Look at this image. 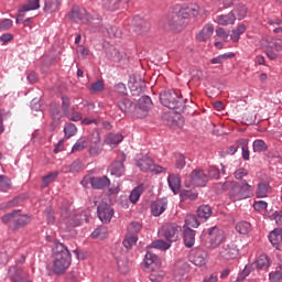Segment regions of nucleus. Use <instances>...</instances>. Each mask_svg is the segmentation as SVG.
Listing matches in <instances>:
<instances>
[{"label": "nucleus", "mask_w": 282, "mask_h": 282, "mask_svg": "<svg viewBox=\"0 0 282 282\" xmlns=\"http://www.w3.org/2000/svg\"><path fill=\"white\" fill-rule=\"evenodd\" d=\"M41 8V0H30L28 4H24L20 12H30L32 10H39Z\"/></svg>", "instance_id": "nucleus-38"}, {"label": "nucleus", "mask_w": 282, "mask_h": 282, "mask_svg": "<svg viewBox=\"0 0 282 282\" xmlns=\"http://www.w3.org/2000/svg\"><path fill=\"white\" fill-rule=\"evenodd\" d=\"M270 193H272V186H270V183H259L257 191H256V195L257 197L263 198V197H268V195H270Z\"/></svg>", "instance_id": "nucleus-27"}, {"label": "nucleus", "mask_w": 282, "mask_h": 282, "mask_svg": "<svg viewBox=\"0 0 282 282\" xmlns=\"http://www.w3.org/2000/svg\"><path fill=\"white\" fill-rule=\"evenodd\" d=\"M229 198L232 202H241V199H248L254 195V187L248 184V181H242L241 184L237 181L230 182Z\"/></svg>", "instance_id": "nucleus-4"}, {"label": "nucleus", "mask_w": 282, "mask_h": 282, "mask_svg": "<svg viewBox=\"0 0 282 282\" xmlns=\"http://www.w3.org/2000/svg\"><path fill=\"white\" fill-rule=\"evenodd\" d=\"M189 259L194 265H206V261H208V251L202 248H195L191 251Z\"/></svg>", "instance_id": "nucleus-13"}, {"label": "nucleus", "mask_w": 282, "mask_h": 282, "mask_svg": "<svg viewBox=\"0 0 282 282\" xmlns=\"http://www.w3.org/2000/svg\"><path fill=\"white\" fill-rule=\"evenodd\" d=\"M2 224H12L13 230L25 228L32 221L29 215L22 214L21 210L14 209L12 213L6 214L1 217Z\"/></svg>", "instance_id": "nucleus-5"}, {"label": "nucleus", "mask_w": 282, "mask_h": 282, "mask_svg": "<svg viewBox=\"0 0 282 282\" xmlns=\"http://www.w3.org/2000/svg\"><path fill=\"white\" fill-rule=\"evenodd\" d=\"M207 232L208 241L206 242V247L209 250L219 248L220 243L226 241V234L217 226L210 227Z\"/></svg>", "instance_id": "nucleus-8"}, {"label": "nucleus", "mask_w": 282, "mask_h": 282, "mask_svg": "<svg viewBox=\"0 0 282 282\" xmlns=\"http://www.w3.org/2000/svg\"><path fill=\"white\" fill-rule=\"evenodd\" d=\"M106 31L110 39H120V36H122V31H120L117 26L106 28Z\"/></svg>", "instance_id": "nucleus-58"}, {"label": "nucleus", "mask_w": 282, "mask_h": 282, "mask_svg": "<svg viewBox=\"0 0 282 282\" xmlns=\"http://www.w3.org/2000/svg\"><path fill=\"white\" fill-rule=\"evenodd\" d=\"M56 180H58V172H51L42 178V187L47 188V186H50V184H53V182H56Z\"/></svg>", "instance_id": "nucleus-34"}, {"label": "nucleus", "mask_w": 282, "mask_h": 282, "mask_svg": "<svg viewBox=\"0 0 282 282\" xmlns=\"http://www.w3.org/2000/svg\"><path fill=\"white\" fill-rule=\"evenodd\" d=\"M152 248H155L156 250H169L171 248V242H166L164 240H156L151 243Z\"/></svg>", "instance_id": "nucleus-51"}, {"label": "nucleus", "mask_w": 282, "mask_h": 282, "mask_svg": "<svg viewBox=\"0 0 282 282\" xmlns=\"http://www.w3.org/2000/svg\"><path fill=\"white\" fill-rule=\"evenodd\" d=\"M140 230H142V224H140L139 221H132L128 226V235H138Z\"/></svg>", "instance_id": "nucleus-56"}, {"label": "nucleus", "mask_w": 282, "mask_h": 282, "mask_svg": "<svg viewBox=\"0 0 282 282\" xmlns=\"http://www.w3.org/2000/svg\"><path fill=\"white\" fill-rule=\"evenodd\" d=\"M102 6L106 10L113 11L116 6H118V0H102Z\"/></svg>", "instance_id": "nucleus-61"}, {"label": "nucleus", "mask_w": 282, "mask_h": 282, "mask_svg": "<svg viewBox=\"0 0 282 282\" xmlns=\"http://www.w3.org/2000/svg\"><path fill=\"white\" fill-rule=\"evenodd\" d=\"M21 269L17 268V267H10L9 269V279L12 282H19L21 281Z\"/></svg>", "instance_id": "nucleus-42"}, {"label": "nucleus", "mask_w": 282, "mask_h": 282, "mask_svg": "<svg viewBox=\"0 0 282 282\" xmlns=\"http://www.w3.org/2000/svg\"><path fill=\"white\" fill-rule=\"evenodd\" d=\"M187 272H188V263L183 260L176 261L174 265V280L182 281V279L186 276Z\"/></svg>", "instance_id": "nucleus-19"}, {"label": "nucleus", "mask_w": 282, "mask_h": 282, "mask_svg": "<svg viewBox=\"0 0 282 282\" xmlns=\"http://www.w3.org/2000/svg\"><path fill=\"white\" fill-rule=\"evenodd\" d=\"M115 213L113 207L105 202L97 206V217L102 224H110Z\"/></svg>", "instance_id": "nucleus-12"}, {"label": "nucleus", "mask_w": 282, "mask_h": 282, "mask_svg": "<svg viewBox=\"0 0 282 282\" xmlns=\"http://www.w3.org/2000/svg\"><path fill=\"white\" fill-rule=\"evenodd\" d=\"M167 184L173 194L177 195V193H180V189L182 188V178H180V175L177 174H171L167 177Z\"/></svg>", "instance_id": "nucleus-23"}, {"label": "nucleus", "mask_w": 282, "mask_h": 282, "mask_svg": "<svg viewBox=\"0 0 282 282\" xmlns=\"http://www.w3.org/2000/svg\"><path fill=\"white\" fill-rule=\"evenodd\" d=\"M129 87L132 96H140L147 89V83L142 78L131 77L129 80Z\"/></svg>", "instance_id": "nucleus-17"}, {"label": "nucleus", "mask_w": 282, "mask_h": 282, "mask_svg": "<svg viewBox=\"0 0 282 282\" xmlns=\"http://www.w3.org/2000/svg\"><path fill=\"white\" fill-rule=\"evenodd\" d=\"M236 230L239 235H248L252 230V225L248 221H239L236 225Z\"/></svg>", "instance_id": "nucleus-31"}, {"label": "nucleus", "mask_w": 282, "mask_h": 282, "mask_svg": "<svg viewBox=\"0 0 282 282\" xmlns=\"http://www.w3.org/2000/svg\"><path fill=\"white\" fill-rule=\"evenodd\" d=\"M269 279L271 282H279L282 279V272L280 270L269 273Z\"/></svg>", "instance_id": "nucleus-63"}, {"label": "nucleus", "mask_w": 282, "mask_h": 282, "mask_svg": "<svg viewBox=\"0 0 282 282\" xmlns=\"http://www.w3.org/2000/svg\"><path fill=\"white\" fill-rule=\"evenodd\" d=\"M62 0H45V12H56L61 6Z\"/></svg>", "instance_id": "nucleus-36"}, {"label": "nucleus", "mask_w": 282, "mask_h": 282, "mask_svg": "<svg viewBox=\"0 0 282 282\" xmlns=\"http://www.w3.org/2000/svg\"><path fill=\"white\" fill-rule=\"evenodd\" d=\"M144 191V187L142 185L137 186L130 194L129 198L132 204H138V200L140 199L142 193Z\"/></svg>", "instance_id": "nucleus-39"}, {"label": "nucleus", "mask_w": 282, "mask_h": 282, "mask_svg": "<svg viewBox=\"0 0 282 282\" xmlns=\"http://www.w3.org/2000/svg\"><path fill=\"white\" fill-rule=\"evenodd\" d=\"M199 14V6L195 3L187 4L178 10L177 13H170L163 21V28L165 30H180L186 28L187 19L191 17H197Z\"/></svg>", "instance_id": "nucleus-1"}, {"label": "nucleus", "mask_w": 282, "mask_h": 282, "mask_svg": "<svg viewBox=\"0 0 282 282\" xmlns=\"http://www.w3.org/2000/svg\"><path fill=\"white\" fill-rule=\"evenodd\" d=\"M252 147H253L254 153H263V151L268 149V144L265 143V141L261 139L253 141Z\"/></svg>", "instance_id": "nucleus-47"}, {"label": "nucleus", "mask_w": 282, "mask_h": 282, "mask_svg": "<svg viewBox=\"0 0 282 282\" xmlns=\"http://www.w3.org/2000/svg\"><path fill=\"white\" fill-rule=\"evenodd\" d=\"M185 224L187 228H199V220L197 219V216L195 215H188L185 219Z\"/></svg>", "instance_id": "nucleus-54"}, {"label": "nucleus", "mask_w": 282, "mask_h": 282, "mask_svg": "<svg viewBox=\"0 0 282 282\" xmlns=\"http://www.w3.org/2000/svg\"><path fill=\"white\" fill-rule=\"evenodd\" d=\"M235 56V53H225L221 55H218L217 57H214L210 59V63L213 65H221L224 61H228V58H232Z\"/></svg>", "instance_id": "nucleus-41"}, {"label": "nucleus", "mask_w": 282, "mask_h": 282, "mask_svg": "<svg viewBox=\"0 0 282 282\" xmlns=\"http://www.w3.org/2000/svg\"><path fill=\"white\" fill-rule=\"evenodd\" d=\"M127 161V155L124 153L120 154L119 160L112 162L110 165V174L115 177H122L124 175V162Z\"/></svg>", "instance_id": "nucleus-16"}, {"label": "nucleus", "mask_w": 282, "mask_h": 282, "mask_svg": "<svg viewBox=\"0 0 282 282\" xmlns=\"http://www.w3.org/2000/svg\"><path fill=\"white\" fill-rule=\"evenodd\" d=\"M53 254L55 257L53 270L55 274H63L65 270L72 265V253L65 245L61 242H55L53 248Z\"/></svg>", "instance_id": "nucleus-2"}, {"label": "nucleus", "mask_w": 282, "mask_h": 282, "mask_svg": "<svg viewBox=\"0 0 282 282\" xmlns=\"http://www.w3.org/2000/svg\"><path fill=\"white\" fill-rule=\"evenodd\" d=\"M76 131H78V129L76 128V124H74V123H66L64 127L65 138H72V137L76 135Z\"/></svg>", "instance_id": "nucleus-52"}, {"label": "nucleus", "mask_w": 282, "mask_h": 282, "mask_svg": "<svg viewBox=\"0 0 282 282\" xmlns=\"http://www.w3.org/2000/svg\"><path fill=\"white\" fill-rule=\"evenodd\" d=\"M89 144H102V139H100V132L98 130H93L88 137Z\"/></svg>", "instance_id": "nucleus-50"}, {"label": "nucleus", "mask_w": 282, "mask_h": 282, "mask_svg": "<svg viewBox=\"0 0 282 282\" xmlns=\"http://www.w3.org/2000/svg\"><path fill=\"white\" fill-rule=\"evenodd\" d=\"M215 32V28L213 24H206L203 30L196 35L197 41L204 42L208 41L210 36H213V33Z\"/></svg>", "instance_id": "nucleus-25"}, {"label": "nucleus", "mask_w": 282, "mask_h": 282, "mask_svg": "<svg viewBox=\"0 0 282 282\" xmlns=\"http://www.w3.org/2000/svg\"><path fill=\"white\" fill-rule=\"evenodd\" d=\"M132 25L137 34H147L151 30V23L140 15L132 19Z\"/></svg>", "instance_id": "nucleus-15"}, {"label": "nucleus", "mask_w": 282, "mask_h": 282, "mask_svg": "<svg viewBox=\"0 0 282 282\" xmlns=\"http://www.w3.org/2000/svg\"><path fill=\"white\" fill-rule=\"evenodd\" d=\"M197 217L206 221L209 217H213V208L209 205H202L197 209Z\"/></svg>", "instance_id": "nucleus-28"}, {"label": "nucleus", "mask_w": 282, "mask_h": 282, "mask_svg": "<svg viewBox=\"0 0 282 282\" xmlns=\"http://www.w3.org/2000/svg\"><path fill=\"white\" fill-rule=\"evenodd\" d=\"M138 105L140 107H143L144 109H147L149 111V109H151L153 101L151 100V97L149 96H142L139 101Z\"/></svg>", "instance_id": "nucleus-57"}, {"label": "nucleus", "mask_w": 282, "mask_h": 282, "mask_svg": "<svg viewBox=\"0 0 282 282\" xmlns=\"http://www.w3.org/2000/svg\"><path fill=\"white\" fill-rule=\"evenodd\" d=\"M246 32V25L240 24L236 29H232L230 39L234 41V43L239 42V39H241V34Z\"/></svg>", "instance_id": "nucleus-33"}, {"label": "nucleus", "mask_w": 282, "mask_h": 282, "mask_svg": "<svg viewBox=\"0 0 282 282\" xmlns=\"http://www.w3.org/2000/svg\"><path fill=\"white\" fill-rule=\"evenodd\" d=\"M175 169H178V171H182L184 166H186V156L182 153H176L175 154Z\"/></svg>", "instance_id": "nucleus-53"}, {"label": "nucleus", "mask_w": 282, "mask_h": 282, "mask_svg": "<svg viewBox=\"0 0 282 282\" xmlns=\"http://www.w3.org/2000/svg\"><path fill=\"white\" fill-rule=\"evenodd\" d=\"M160 101L163 107L173 109L175 113H184V110L186 109V101L184 100V97L175 90H165L161 93Z\"/></svg>", "instance_id": "nucleus-3"}, {"label": "nucleus", "mask_w": 282, "mask_h": 282, "mask_svg": "<svg viewBox=\"0 0 282 282\" xmlns=\"http://www.w3.org/2000/svg\"><path fill=\"white\" fill-rule=\"evenodd\" d=\"M144 263L145 265H152V270H155V268H161L162 267V259H160V257H158V254L148 251L145 253V258H144Z\"/></svg>", "instance_id": "nucleus-22"}, {"label": "nucleus", "mask_w": 282, "mask_h": 282, "mask_svg": "<svg viewBox=\"0 0 282 282\" xmlns=\"http://www.w3.org/2000/svg\"><path fill=\"white\" fill-rule=\"evenodd\" d=\"M122 140H124V137H122V134L109 133L106 138V143L116 145V144H120V142H122Z\"/></svg>", "instance_id": "nucleus-40"}, {"label": "nucleus", "mask_w": 282, "mask_h": 282, "mask_svg": "<svg viewBox=\"0 0 282 282\" xmlns=\"http://www.w3.org/2000/svg\"><path fill=\"white\" fill-rule=\"evenodd\" d=\"M256 268L258 270H268V268H270V258L265 254H261L256 261Z\"/></svg>", "instance_id": "nucleus-30"}, {"label": "nucleus", "mask_w": 282, "mask_h": 282, "mask_svg": "<svg viewBox=\"0 0 282 282\" xmlns=\"http://www.w3.org/2000/svg\"><path fill=\"white\" fill-rule=\"evenodd\" d=\"M135 164L143 173H154V175H160V173H166V167L155 164L153 159H151V156L149 155H143L142 158L137 160Z\"/></svg>", "instance_id": "nucleus-7"}, {"label": "nucleus", "mask_w": 282, "mask_h": 282, "mask_svg": "<svg viewBox=\"0 0 282 282\" xmlns=\"http://www.w3.org/2000/svg\"><path fill=\"white\" fill-rule=\"evenodd\" d=\"M208 180H219L220 172L216 166H212L208 171Z\"/></svg>", "instance_id": "nucleus-62"}, {"label": "nucleus", "mask_w": 282, "mask_h": 282, "mask_svg": "<svg viewBox=\"0 0 282 282\" xmlns=\"http://www.w3.org/2000/svg\"><path fill=\"white\" fill-rule=\"evenodd\" d=\"M134 105L135 104L128 98H123L118 102V107L123 113H132Z\"/></svg>", "instance_id": "nucleus-29"}, {"label": "nucleus", "mask_w": 282, "mask_h": 282, "mask_svg": "<svg viewBox=\"0 0 282 282\" xmlns=\"http://www.w3.org/2000/svg\"><path fill=\"white\" fill-rule=\"evenodd\" d=\"M88 152L91 158L100 155V153H102V143H89Z\"/></svg>", "instance_id": "nucleus-45"}, {"label": "nucleus", "mask_w": 282, "mask_h": 282, "mask_svg": "<svg viewBox=\"0 0 282 282\" xmlns=\"http://www.w3.org/2000/svg\"><path fill=\"white\" fill-rule=\"evenodd\" d=\"M68 18L75 23H89V21H91V15L87 13V10L78 6H74L72 8L70 12L68 13Z\"/></svg>", "instance_id": "nucleus-11"}, {"label": "nucleus", "mask_w": 282, "mask_h": 282, "mask_svg": "<svg viewBox=\"0 0 282 282\" xmlns=\"http://www.w3.org/2000/svg\"><path fill=\"white\" fill-rule=\"evenodd\" d=\"M230 182L231 181H227L225 183H216L215 184L216 193L220 194V193H225V191H230V186H232V183Z\"/></svg>", "instance_id": "nucleus-55"}, {"label": "nucleus", "mask_w": 282, "mask_h": 282, "mask_svg": "<svg viewBox=\"0 0 282 282\" xmlns=\"http://www.w3.org/2000/svg\"><path fill=\"white\" fill-rule=\"evenodd\" d=\"M10 191H12V181L10 177L4 176L0 183V193H9Z\"/></svg>", "instance_id": "nucleus-49"}, {"label": "nucleus", "mask_w": 282, "mask_h": 282, "mask_svg": "<svg viewBox=\"0 0 282 282\" xmlns=\"http://www.w3.org/2000/svg\"><path fill=\"white\" fill-rule=\"evenodd\" d=\"M167 206L169 202H166V199L164 198L154 200L151 204V213L153 217H160V215H162L166 210Z\"/></svg>", "instance_id": "nucleus-20"}, {"label": "nucleus", "mask_w": 282, "mask_h": 282, "mask_svg": "<svg viewBox=\"0 0 282 282\" xmlns=\"http://www.w3.org/2000/svg\"><path fill=\"white\" fill-rule=\"evenodd\" d=\"M271 219L275 220L278 226H282V210H276L271 215Z\"/></svg>", "instance_id": "nucleus-64"}, {"label": "nucleus", "mask_w": 282, "mask_h": 282, "mask_svg": "<svg viewBox=\"0 0 282 282\" xmlns=\"http://www.w3.org/2000/svg\"><path fill=\"white\" fill-rule=\"evenodd\" d=\"M107 227L100 226L96 230L93 231L91 237L94 239H107Z\"/></svg>", "instance_id": "nucleus-43"}, {"label": "nucleus", "mask_w": 282, "mask_h": 282, "mask_svg": "<svg viewBox=\"0 0 282 282\" xmlns=\"http://www.w3.org/2000/svg\"><path fill=\"white\" fill-rule=\"evenodd\" d=\"M180 197L182 202H186V199H189L191 202H195V199H197L198 197V194L197 192H193V191H182L180 194Z\"/></svg>", "instance_id": "nucleus-46"}, {"label": "nucleus", "mask_w": 282, "mask_h": 282, "mask_svg": "<svg viewBox=\"0 0 282 282\" xmlns=\"http://www.w3.org/2000/svg\"><path fill=\"white\" fill-rule=\"evenodd\" d=\"M61 217L64 219H69V217H72V205H69L67 200L62 204Z\"/></svg>", "instance_id": "nucleus-44"}, {"label": "nucleus", "mask_w": 282, "mask_h": 282, "mask_svg": "<svg viewBox=\"0 0 282 282\" xmlns=\"http://www.w3.org/2000/svg\"><path fill=\"white\" fill-rule=\"evenodd\" d=\"M180 234V226L175 224H166L159 230L160 237L166 240L169 243L177 241V235Z\"/></svg>", "instance_id": "nucleus-10"}, {"label": "nucleus", "mask_w": 282, "mask_h": 282, "mask_svg": "<svg viewBox=\"0 0 282 282\" xmlns=\"http://www.w3.org/2000/svg\"><path fill=\"white\" fill-rule=\"evenodd\" d=\"M188 180L189 183L188 181L185 182L187 187H191V184L193 186H206L208 184V174L204 170L196 167L189 174Z\"/></svg>", "instance_id": "nucleus-9"}, {"label": "nucleus", "mask_w": 282, "mask_h": 282, "mask_svg": "<svg viewBox=\"0 0 282 282\" xmlns=\"http://www.w3.org/2000/svg\"><path fill=\"white\" fill-rule=\"evenodd\" d=\"M72 107V100L67 96H62V111L64 116H69V109Z\"/></svg>", "instance_id": "nucleus-48"}, {"label": "nucleus", "mask_w": 282, "mask_h": 282, "mask_svg": "<svg viewBox=\"0 0 282 282\" xmlns=\"http://www.w3.org/2000/svg\"><path fill=\"white\" fill-rule=\"evenodd\" d=\"M87 147V140L85 138H80L72 148L73 153H76L78 151H84V149Z\"/></svg>", "instance_id": "nucleus-59"}, {"label": "nucleus", "mask_w": 282, "mask_h": 282, "mask_svg": "<svg viewBox=\"0 0 282 282\" xmlns=\"http://www.w3.org/2000/svg\"><path fill=\"white\" fill-rule=\"evenodd\" d=\"M131 113L134 118H147V116L149 115V110L137 104L133 106Z\"/></svg>", "instance_id": "nucleus-32"}, {"label": "nucleus", "mask_w": 282, "mask_h": 282, "mask_svg": "<svg viewBox=\"0 0 282 282\" xmlns=\"http://www.w3.org/2000/svg\"><path fill=\"white\" fill-rule=\"evenodd\" d=\"M219 257L225 261L237 259V257H239V249L237 248V245L235 243L225 245L219 252Z\"/></svg>", "instance_id": "nucleus-14"}, {"label": "nucleus", "mask_w": 282, "mask_h": 282, "mask_svg": "<svg viewBox=\"0 0 282 282\" xmlns=\"http://www.w3.org/2000/svg\"><path fill=\"white\" fill-rule=\"evenodd\" d=\"M184 243L186 248L195 246V230L191 229V227L184 226Z\"/></svg>", "instance_id": "nucleus-26"}, {"label": "nucleus", "mask_w": 282, "mask_h": 282, "mask_svg": "<svg viewBox=\"0 0 282 282\" xmlns=\"http://www.w3.org/2000/svg\"><path fill=\"white\" fill-rule=\"evenodd\" d=\"M261 46L265 48V54L270 61H276L282 54V40L279 37L262 40Z\"/></svg>", "instance_id": "nucleus-6"}, {"label": "nucleus", "mask_w": 282, "mask_h": 282, "mask_svg": "<svg viewBox=\"0 0 282 282\" xmlns=\"http://www.w3.org/2000/svg\"><path fill=\"white\" fill-rule=\"evenodd\" d=\"M231 12H234L238 21H242V19H246V15L248 14V9L243 4H238Z\"/></svg>", "instance_id": "nucleus-37"}, {"label": "nucleus", "mask_w": 282, "mask_h": 282, "mask_svg": "<svg viewBox=\"0 0 282 282\" xmlns=\"http://www.w3.org/2000/svg\"><path fill=\"white\" fill-rule=\"evenodd\" d=\"M98 91H105V83L100 79L90 85V93L98 94Z\"/></svg>", "instance_id": "nucleus-60"}, {"label": "nucleus", "mask_w": 282, "mask_h": 282, "mask_svg": "<svg viewBox=\"0 0 282 282\" xmlns=\"http://www.w3.org/2000/svg\"><path fill=\"white\" fill-rule=\"evenodd\" d=\"M269 241L273 248L281 250L282 248V228H275L269 234Z\"/></svg>", "instance_id": "nucleus-21"}, {"label": "nucleus", "mask_w": 282, "mask_h": 282, "mask_svg": "<svg viewBox=\"0 0 282 282\" xmlns=\"http://www.w3.org/2000/svg\"><path fill=\"white\" fill-rule=\"evenodd\" d=\"M90 185L96 191H105V188H108V186H111V180L107 176H93L89 180Z\"/></svg>", "instance_id": "nucleus-18"}, {"label": "nucleus", "mask_w": 282, "mask_h": 282, "mask_svg": "<svg viewBox=\"0 0 282 282\" xmlns=\"http://www.w3.org/2000/svg\"><path fill=\"white\" fill-rule=\"evenodd\" d=\"M235 21H237V17H235V12H229L228 14H221L216 18V23L218 25H235Z\"/></svg>", "instance_id": "nucleus-24"}, {"label": "nucleus", "mask_w": 282, "mask_h": 282, "mask_svg": "<svg viewBox=\"0 0 282 282\" xmlns=\"http://www.w3.org/2000/svg\"><path fill=\"white\" fill-rule=\"evenodd\" d=\"M135 243H138V236L127 234L123 240L124 248H127V250H131L135 246Z\"/></svg>", "instance_id": "nucleus-35"}]
</instances>
